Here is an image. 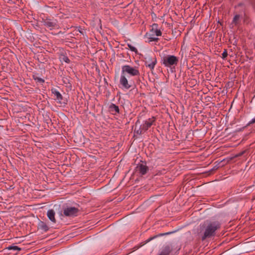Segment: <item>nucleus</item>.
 <instances>
[{"label":"nucleus","instance_id":"f257e3e1","mask_svg":"<svg viewBox=\"0 0 255 255\" xmlns=\"http://www.w3.org/2000/svg\"><path fill=\"white\" fill-rule=\"evenodd\" d=\"M221 224L219 222L207 220L201 225V229L204 230L203 236L202 237V241L207 238H210L215 235L216 231L220 228Z\"/></svg>","mask_w":255,"mask_h":255},{"label":"nucleus","instance_id":"f03ea898","mask_svg":"<svg viewBox=\"0 0 255 255\" xmlns=\"http://www.w3.org/2000/svg\"><path fill=\"white\" fill-rule=\"evenodd\" d=\"M178 58L174 55H167L163 57L161 63L165 67H171L176 66L178 63Z\"/></svg>","mask_w":255,"mask_h":255},{"label":"nucleus","instance_id":"7ed1b4c3","mask_svg":"<svg viewBox=\"0 0 255 255\" xmlns=\"http://www.w3.org/2000/svg\"><path fill=\"white\" fill-rule=\"evenodd\" d=\"M122 74L127 73L131 76H138L139 75V72L137 69L129 65L123 66L122 67Z\"/></svg>","mask_w":255,"mask_h":255},{"label":"nucleus","instance_id":"20e7f679","mask_svg":"<svg viewBox=\"0 0 255 255\" xmlns=\"http://www.w3.org/2000/svg\"><path fill=\"white\" fill-rule=\"evenodd\" d=\"M42 22L45 26L50 30L55 28L58 26L56 19H51L47 17L42 18Z\"/></svg>","mask_w":255,"mask_h":255},{"label":"nucleus","instance_id":"39448f33","mask_svg":"<svg viewBox=\"0 0 255 255\" xmlns=\"http://www.w3.org/2000/svg\"><path fill=\"white\" fill-rule=\"evenodd\" d=\"M78 211V209L76 207H69L64 209L63 214L65 216H72L75 215Z\"/></svg>","mask_w":255,"mask_h":255},{"label":"nucleus","instance_id":"423d86ee","mask_svg":"<svg viewBox=\"0 0 255 255\" xmlns=\"http://www.w3.org/2000/svg\"><path fill=\"white\" fill-rule=\"evenodd\" d=\"M157 63V60L156 57L155 56L148 57L147 59L145 61V66L150 70H153L155 64Z\"/></svg>","mask_w":255,"mask_h":255},{"label":"nucleus","instance_id":"0eeeda50","mask_svg":"<svg viewBox=\"0 0 255 255\" xmlns=\"http://www.w3.org/2000/svg\"><path fill=\"white\" fill-rule=\"evenodd\" d=\"M155 121V118L152 117L151 118H149L147 120L144 122V123L141 125L142 128V130L146 131L154 123Z\"/></svg>","mask_w":255,"mask_h":255},{"label":"nucleus","instance_id":"6e6552de","mask_svg":"<svg viewBox=\"0 0 255 255\" xmlns=\"http://www.w3.org/2000/svg\"><path fill=\"white\" fill-rule=\"evenodd\" d=\"M52 93L56 96V100H58V103L60 104L65 105L66 102L65 100H64L63 98V96L58 91H56L55 89H52Z\"/></svg>","mask_w":255,"mask_h":255},{"label":"nucleus","instance_id":"1a4fd4ad","mask_svg":"<svg viewBox=\"0 0 255 255\" xmlns=\"http://www.w3.org/2000/svg\"><path fill=\"white\" fill-rule=\"evenodd\" d=\"M120 83L123 86V88L126 89H129L131 87V86L128 84L127 78L123 74L121 76Z\"/></svg>","mask_w":255,"mask_h":255},{"label":"nucleus","instance_id":"9d476101","mask_svg":"<svg viewBox=\"0 0 255 255\" xmlns=\"http://www.w3.org/2000/svg\"><path fill=\"white\" fill-rule=\"evenodd\" d=\"M173 250L171 245H166L163 247L160 253L158 255H169Z\"/></svg>","mask_w":255,"mask_h":255},{"label":"nucleus","instance_id":"9b49d317","mask_svg":"<svg viewBox=\"0 0 255 255\" xmlns=\"http://www.w3.org/2000/svg\"><path fill=\"white\" fill-rule=\"evenodd\" d=\"M136 168L141 175H145L148 170V167L146 165L143 164H138Z\"/></svg>","mask_w":255,"mask_h":255},{"label":"nucleus","instance_id":"f8f14e48","mask_svg":"<svg viewBox=\"0 0 255 255\" xmlns=\"http://www.w3.org/2000/svg\"><path fill=\"white\" fill-rule=\"evenodd\" d=\"M47 216L49 220L53 223H56V219L55 218V212L53 210H49L47 211Z\"/></svg>","mask_w":255,"mask_h":255},{"label":"nucleus","instance_id":"ddd939ff","mask_svg":"<svg viewBox=\"0 0 255 255\" xmlns=\"http://www.w3.org/2000/svg\"><path fill=\"white\" fill-rule=\"evenodd\" d=\"M157 26L158 25L156 23L153 24L151 31L154 32L156 36H161L162 34L161 31L159 29H157Z\"/></svg>","mask_w":255,"mask_h":255},{"label":"nucleus","instance_id":"4468645a","mask_svg":"<svg viewBox=\"0 0 255 255\" xmlns=\"http://www.w3.org/2000/svg\"><path fill=\"white\" fill-rule=\"evenodd\" d=\"M38 228L39 229L42 230L44 232H46L49 230V228L45 223L41 221L39 224Z\"/></svg>","mask_w":255,"mask_h":255},{"label":"nucleus","instance_id":"2eb2a0df","mask_svg":"<svg viewBox=\"0 0 255 255\" xmlns=\"http://www.w3.org/2000/svg\"><path fill=\"white\" fill-rule=\"evenodd\" d=\"M174 232H167V233H161V234H159L157 235H156V236H154L152 237H151L150 238H149L148 239H147L146 241H145V243H147L148 242H149V241H151L152 240L157 238V237H160V236H165V235H169V234H171L173 233H174Z\"/></svg>","mask_w":255,"mask_h":255},{"label":"nucleus","instance_id":"dca6fc26","mask_svg":"<svg viewBox=\"0 0 255 255\" xmlns=\"http://www.w3.org/2000/svg\"><path fill=\"white\" fill-rule=\"evenodd\" d=\"M59 59L61 61H64L67 63H69L70 62V60H69L68 57L64 53H61L60 54Z\"/></svg>","mask_w":255,"mask_h":255},{"label":"nucleus","instance_id":"f3484780","mask_svg":"<svg viewBox=\"0 0 255 255\" xmlns=\"http://www.w3.org/2000/svg\"><path fill=\"white\" fill-rule=\"evenodd\" d=\"M109 108L112 112L115 111L117 113H119L120 112L119 107L114 104H111L109 107Z\"/></svg>","mask_w":255,"mask_h":255},{"label":"nucleus","instance_id":"a211bd4d","mask_svg":"<svg viewBox=\"0 0 255 255\" xmlns=\"http://www.w3.org/2000/svg\"><path fill=\"white\" fill-rule=\"evenodd\" d=\"M240 18V15L239 14H236L233 19L232 24H234L235 25H237L239 22Z\"/></svg>","mask_w":255,"mask_h":255},{"label":"nucleus","instance_id":"6ab92c4d","mask_svg":"<svg viewBox=\"0 0 255 255\" xmlns=\"http://www.w3.org/2000/svg\"><path fill=\"white\" fill-rule=\"evenodd\" d=\"M134 132L137 134H142L143 132H144V130H142V127H141V126H140L139 128L137 129V130H134Z\"/></svg>","mask_w":255,"mask_h":255},{"label":"nucleus","instance_id":"aec40b11","mask_svg":"<svg viewBox=\"0 0 255 255\" xmlns=\"http://www.w3.org/2000/svg\"><path fill=\"white\" fill-rule=\"evenodd\" d=\"M7 249L9 250H17V251H21V248H19L17 246H9L7 248Z\"/></svg>","mask_w":255,"mask_h":255},{"label":"nucleus","instance_id":"412c9836","mask_svg":"<svg viewBox=\"0 0 255 255\" xmlns=\"http://www.w3.org/2000/svg\"><path fill=\"white\" fill-rule=\"evenodd\" d=\"M128 46L131 51L134 52L136 54L138 53L137 50L136 48L132 46L130 44H128Z\"/></svg>","mask_w":255,"mask_h":255},{"label":"nucleus","instance_id":"4be33fe9","mask_svg":"<svg viewBox=\"0 0 255 255\" xmlns=\"http://www.w3.org/2000/svg\"><path fill=\"white\" fill-rule=\"evenodd\" d=\"M33 78L35 80H36L37 82H39L40 83H44V80L41 78H39V77H36V76H33Z\"/></svg>","mask_w":255,"mask_h":255},{"label":"nucleus","instance_id":"5701e85b","mask_svg":"<svg viewBox=\"0 0 255 255\" xmlns=\"http://www.w3.org/2000/svg\"><path fill=\"white\" fill-rule=\"evenodd\" d=\"M148 39H149V42L157 41L159 40L158 38L155 37H149L148 38Z\"/></svg>","mask_w":255,"mask_h":255},{"label":"nucleus","instance_id":"b1692460","mask_svg":"<svg viewBox=\"0 0 255 255\" xmlns=\"http://www.w3.org/2000/svg\"><path fill=\"white\" fill-rule=\"evenodd\" d=\"M228 56V52L227 50L226 49H225L222 53V58L225 59Z\"/></svg>","mask_w":255,"mask_h":255},{"label":"nucleus","instance_id":"393cba45","mask_svg":"<svg viewBox=\"0 0 255 255\" xmlns=\"http://www.w3.org/2000/svg\"><path fill=\"white\" fill-rule=\"evenodd\" d=\"M219 168L218 165H215L211 170H210V172H212L213 171L217 170Z\"/></svg>","mask_w":255,"mask_h":255},{"label":"nucleus","instance_id":"a878e982","mask_svg":"<svg viewBox=\"0 0 255 255\" xmlns=\"http://www.w3.org/2000/svg\"><path fill=\"white\" fill-rule=\"evenodd\" d=\"M76 28L78 29L77 31L78 32H79L80 33H81V34H83V31L82 30V28H81V27H76Z\"/></svg>","mask_w":255,"mask_h":255},{"label":"nucleus","instance_id":"bb28decb","mask_svg":"<svg viewBox=\"0 0 255 255\" xmlns=\"http://www.w3.org/2000/svg\"><path fill=\"white\" fill-rule=\"evenodd\" d=\"M255 123V118L253 119L249 123V124H253Z\"/></svg>","mask_w":255,"mask_h":255},{"label":"nucleus","instance_id":"cd10ccee","mask_svg":"<svg viewBox=\"0 0 255 255\" xmlns=\"http://www.w3.org/2000/svg\"><path fill=\"white\" fill-rule=\"evenodd\" d=\"M243 153H244V152H242L240 153L239 154H238L237 155H236V156L238 157V156H241V155H243Z\"/></svg>","mask_w":255,"mask_h":255},{"label":"nucleus","instance_id":"c85d7f7f","mask_svg":"<svg viewBox=\"0 0 255 255\" xmlns=\"http://www.w3.org/2000/svg\"><path fill=\"white\" fill-rule=\"evenodd\" d=\"M243 5V4L242 3H239L238 4V6H242Z\"/></svg>","mask_w":255,"mask_h":255},{"label":"nucleus","instance_id":"c756f323","mask_svg":"<svg viewBox=\"0 0 255 255\" xmlns=\"http://www.w3.org/2000/svg\"><path fill=\"white\" fill-rule=\"evenodd\" d=\"M139 123V120H137V122H136V124L135 125H136L137 124V123Z\"/></svg>","mask_w":255,"mask_h":255}]
</instances>
